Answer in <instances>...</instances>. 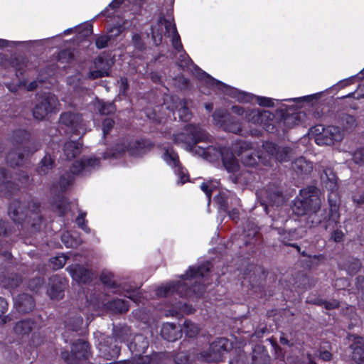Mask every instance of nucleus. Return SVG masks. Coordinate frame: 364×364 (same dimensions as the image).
Segmentation results:
<instances>
[{"mask_svg": "<svg viewBox=\"0 0 364 364\" xmlns=\"http://www.w3.org/2000/svg\"><path fill=\"white\" fill-rule=\"evenodd\" d=\"M209 268L206 265L198 268L190 267L187 273L182 276L184 284H168L157 289L156 294L159 296H167L176 291L181 296H191L195 294L200 296L204 291V282L208 283L206 277Z\"/></svg>", "mask_w": 364, "mask_h": 364, "instance_id": "f257e3e1", "label": "nucleus"}, {"mask_svg": "<svg viewBox=\"0 0 364 364\" xmlns=\"http://www.w3.org/2000/svg\"><path fill=\"white\" fill-rule=\"evenodd\" d=\"M321 199L319 198V190L313 186H308L300 191L299 196L294 200L292 206L293 212L297 215H303L311 213L308 216L307 223L311 226H316L321 222L327 225L328 215L320 213Z\"/></svg>", "mask_w": 364, "mask_h": 364, "instance_id": "f03ea898", "label": "nucleus"}, {"mask_svg": "<svg viewBox=\"0 0 364 364\" xmlns=\"http://www.w3.org/2000/svg\"><path fill=\"white\" fill-rule=\"evenodd\" d=\"M318 170L321 171L320 178L322 184L331 192L328 196L330 209L326 229L334 228L340 220L339 204L335 193L338 188V178L332 168L324 161L319 163Z\"/></svg>", "mask_w": 364, "mask_h": 364, "instance_id": "7ed1b4c3", "label": "nucleus"}, {"mask_svg": "<svg viewBox=\"0 0 364 364\" xmlns=\"http://www.w3.org/2000/svg\"><path fill=\"white\" fill-rule=\"evenodd\" d=\"M149 346L146 338L141 334L136 335L128 345L129 350L135 354L132 360H127L125 364H161L160 355L154 353L151 357L142 356Z\"/></svg>", "mask_w": 364, "mask_h": 364, "instance_id": "20e7f679", "label": "nucleus"}, {"mask_svg": "<svg viewBox=\"0 0 364 364\" xmlns=\"http://www.w3.org/2000/svg\"><path fill=\"white\" fill-rule=\"evenodd\" d=\"M206 138V134L200 127L189 124L183 132L173 136V141L186 150L191 151L198 142L205 141Z\"/></svg>", "mask_w": 364, "mask_h": 364, "instance_id": "39448f33", "label": "nucleus"}, {"mask_svg": "<svg viewBox=\"0 0 364 364\" xmlns=\"http://www.w3.org/2000/svg\"><path fill=\"white\" fill-rule=\"evenodd\" d=\"M60 109V103L58 98L51 93H45L41 95L33 109V115L38 120L44 119L49 114Z\"/></svg>", "mask_w": 364, "mask_h": 364, "instance_id": "423d86ee", "label": "nucleus"}, {"mask_svg": "<svg viewBox=\"0 0 364 364\" xmlns=\"http://www.w3.org/2000/svg\"><path fill=\"white\" fill-rule=\"evenodd\" d=\"M316 134L315 142L318 145H332L336 142H340L344 136L343 131L338 127L316 125L312 131Z\"/></svg>", "mask_w": 364, "mask_h": 364, "instance_id": "0eeeda50", "label": "nucleus"}, {"mask_svg": "<svg viewBox=\"0 0 364 364\" xmlns=\"http://www.w3.org/2000/svg\"><path fill=\"white\" fill-rule=\"evenodd\" d=\"M251 144L247 141H242L233 147V151L241 156L242 163L246 166H255L259 160H262L261 156L254 154L252 150Z\"/></svg>", "mask_w": 364, "mask_h": 364, "instance_id": "6e6552de", "label": "nucleus"}, {"mask_svg": "<svg viewBox=\"0 0 364 364\" xmlns=\"http://www.w3.org/2000/svg\"><path fill=\"white\" fill-rule=\"evenodd\" d=\"M89 354V345L85 341L79 340L72 346L71 354L68 352H63V359L68 363L73 364L77 360L86 358Z\"/></svg>", "mask_w": 364, "mask_h": 364, "instance_id": "1a4fd4ad", "label": "nucleus"}, {"mask_svg": "<svg viewBox=\"0 0 364 364\" xmlns=\"http://www.w3.org/2000/svg\"><path fill=\"white\" fill-rule=\"evenodd\" d=\"M164 160L167 164L174 168V172L178 176V183L183 184L188 180L186 170L181 167L179 158L173 149H166L163 155Z\"/></svg>", "mask_w": 364, "mask_h": 364, "instance_id": "9d476101", "label": "nucleus"}, {"mask_svg": "<svg viewBox=\"0 0 364 364\" xmlns=\"http://www.w3.org/2000/svg\"><path fill=\"white\" fill-rule=\"evenodd\" d=\"M213 119L218 124L224 127L230 132L237 134L241 131L239 122L235 121L223 110H216L213 114Z\"/></svg>", "mask_w": 364, "mask_h": 364, "instance_id": "9b49d317", "label": "nucleus"}, {"mask_svg": "<svg viewBox=\"0 0 364 364\" xmlns=\"http://www.w3.org/2000/svg\"><path fill=\"white\" fill-rule=\"evenodd\" d=\"M176 32L177 31L176 25L165 19L164 18H161L157 23V26L153 27L151 29L152 38L156 45L161 43L164 33L173 34Z\"/></svg>", "mask_w": 364, "mask_h": 364, "instance_id": "f8f14e48", "label": "nucleus"}, {"mask_svg": "<svg viewBox=\"0 0 364 364\" xmlns=\"http://www.w3.org/2000/svg\"><path fill=\"white\" fill-rule=\"evenodd\" d=\"M264 150L279 162L288 161L289 158L290 149L275 145L272 142L266 141L263 143Z\"/></svg>", "mask_w": 364, "mask_h": 364, "instance_id": "ddd939ff", "label": "nucleus"}, {"mask_svg": "<svg viewBox=\"0 0 364 364\" xmlns=\"http://www.w3.org/2000/svg\"><path fill=\"white\" fill-rule=\"evenodd\" d=\"M143 146L138 141H129L128 139L122 140L116 145L115 152L113 155L117 156L118 154L127 152L130 155H139L141 153Z\"/></svg>", "mask_w": 364, "mask_h": 364, "instance_id": "4468645a", "label": "nucleus"}, {"mask_svg": "<svg viewBox=\"0 0 364 364\" xmlns=\"http://www.w3.org/2000/svg\"><path fill=\"white\" fill-rule=\"evenodd\" d=\"M230 347V343L228 339L218 338L210 345V350L213 355H210L207 360L208 362L218 361L220 358L223 351H228Z\"/></svg>", "mask_w": 364, "mask_h": 364, "instance_id": "2eb2a0df", "label": "nucleus"}, {"mask_svg": "<svg viewBox=\"0 0 364 364\" xmlns=\"http://www.w3.org/2000/svg\"><path fill=\"white\" fill-rule=\"evenodd\" d=\"M14 307L20 313L26 314L35 307V301L31 296L27 294H19L14 301Z\"/></svg>", "mask_w": 364, "mask_h": 364, "instance_id": "dca6fc26", "label": "nucleus"}, {"mask_svg": "<svg viewBox=\"0 0 364 364\" xmlns=\"http://www.w3.org/2000/svg\"><path fill=\"white\" fill-rule=\"evenodd\" d=\"M65 287V282L58 276H54L50 279V288L48 294L52 299H60L63 297V291Z\"/></svg>", "mask_w": 364, "mask_h": 364, "instance_id": "f3484780", "label": "nucleus"}, {"mask_svg": "<svg viewBox=\"0 0 364 364\" xmlns=\"http://www.w3.org/2000/svg\"><path fill=\"white\" fill-rule=\"evenodd\" d=\"M67 270L73 279L78 282L86 283L92 278V273L78 264L69 266Z\"/></svg>", "mask_w": 364, "mask_h": 364, "instance_id": "a211bd4d", "label": "nucleus"}, {"mask_svg": "<svg viewBox=\"0 0 364 364\" xmlns=\"http://www.w3.org/2000/svg\"><path fill=\"white\" fill-rule=\"evenodd\" d=\"M60 122L62 124L67 127H70L75 130L81 127L82 124V119L81 115L77 113L72 112H66L61 114Z\"/></svg>", "mask_w": 364, "mask_h": 364, "instance_id": "6ab92c4d", "label": "nucleus"}, {"mask_svg": "<svg viewBox=\"0 0 364 364\" xmlns=\"http://www.w3.org/2000/svg\"><path fill=\"white\" fill-rule=\"evenodd\" d=\"M313 168L312 163L304 157L295 159L292 164V169L296 175L300 176L309 175Z\"/></svg>", "mask_w": 364, "mask_h": 364, "instance_id": "aec40b11", "label": "nucleus"}, {"mask_svg": "<svg viewBox=\"0 0 364 364\" xmlns=\"http://www.w3.org/2000/svg\"><path fill=\"white\" fill-rule=\"evenodd\" d=\"M99 166V159L89 157L83 159L80 161H75L71 168V171L73 173L77 174L83 170H90L92 168H95Z\"/></svg>", "mask_w": 364, "mask_h": 364, "instance_id": "412c9836", "label": "nucleus"}, {"mask_svg": "<svg viewBox=\"0 0 364 364\" xmlns=\"http://www.w3.org/2000/svg\"><path fill=\"white\" fill-rule=\"evenodd\" d=\"M271 114L265 110L247 109L246 112V120L255 124H263L264 121L269 119Z\"/></svg>", "mask_w": 364, "mask_h": 364, "instance_id": "4be33fe9", "label": "nucleus"}, {"mask_svg": "<svg viewBox=\"0 0 364 364\" xmlns=\"http://www.w3.org/2000/svg\"><path fill=\"white\" fill-rule=\"evenodd\" d=\"M223 164L229 173H236L239 171L240 165L232 153L222 151Z\"/></svg>", "mask_w": 364, "mask_h": 364, "instance_id": "5701e85b", "label": "nucleus"}, {"mask_svg": "<svg viewBox=\"0 0 364 364\" xmlns=\"http://www.w3.org/2000/svg\"><path fill=\"white\" fill-rule=\"evenodd\" d=\"M34 323L30 319L20 321L16 323L13 328L14 333L20 338L29 335L33 328Z\"/></svg>", "mask_w": 364, "mask_h": 364, "instance_id": "b1692460", "label": "nucleus"}, {"mask_svg": "<svg viewBox=\"0 0 364 364\" xmlns=\"http://www.w3.org/2000/svg\"><path fill=\"white\" fill-rule=\"evenodd\" d=\"M162 337L168 341H175L181 336L178 328L173 323L164 324L161 331Z\"/></svg>", "mask_w": 364, "mask_h": 364, "instance_id": "393cba45", "label": "nucleus"}, {"mask_svg": "<svg viewBox=\"0 0 364 364\" xmlns=\"http://www.w3.org/2000/svg\"><path fill=\"white\" fill-rule=\"evenodd\" d=\"M353 350V358L358 364H364V340L358 338L351 345Z\"/></svg>", "mask_w": 364, "mask_h": 364, "instance_id": "a878e982", "label": "nucleus"}, {"mask_svg": "<svg viewBox=\"0 0 364 364\" xmlns=\"http://www.w3.org/2000/svg\"><path fill=\"white\" fill-rule=\"evenodd\" d=\"M173 101L175 104V110L174 114L176 112L178 113L179 118L183 121H188L191 119V114L187 107L186 102L181 100L179 98L173 99ZM173 110V108H172Z\"/></svg>", "mask_w": 364, "mask_h": 364, "instance_id": "bb28decb", "label": "nucleus"}, {"mask_svg": "<svg viewBox=\"0 0 364 364\" xmlns=\"http://www.w3.org/2000/svg\"><path fill=\"white\" fill-rule=\"evenodd\" d=\"M95 65L97 70L90 71V77L91 78L95 79L108 75L109 66L102 58H97L95 61Z\"/></svg>", "mask_w": 364, "mask_h": 364, "instance_id": "cd10ccee", "label": "nucleus"}, {"mask_svg": "<svg viewBox=\"0 0 364 364\" xmlns=\"http://www.w3.org/2000/svg\"><path fill=\"white\" fill-rule=\"evenodd\" d=\"M262 194L266 198L264 200L265 210H267V205L279 206L284 202V198L279 191H265Z\"/></svg>", "mask_w": 364, "mask_h": 364, "instance_id": "c85d7f7f", "label": "nucleus"}, {"mask_svg": "<svg viewBox=\"0 0 364 364\" xmlns=\"http://www.w3.org/2000/svg\"><path fill=\"white\" fill-rule=\"evenodd\" d=\"M105 308L108 311L114 314H122L127 312L129 309L128 304L122 299H114L105 304Z\"/></svg>", "mask_w": 364, "mask_h": 364, "instance_id": "c756f323", "label": "nucleus"}, {"mask_svg": "<svg viewBox=\"0 0 364 364\" xmlns=\"http://www.w3.org/2000/svg\"><path fill=\"white\" fill-rule=\"evenodd\" d=\"M81 145L77 141H68L63 146L64 154L68 159H72L80 153Z\"/></svg>", "mask_w": 364, "mask_h": 364, "instance_id": "7c9ffc66", "label": "nucleus"}, {"mask_svg": "<svg viewBox=\"0 0 364 364\" xmlns=\"http://www.w3.org/2000/svg\"><path fill=\"white\" fill-rule=\"evenodd\" d=\"M9 214L15 223H21L25 218V213L22 211L18 202L13 203L9 208Z\"/></svg>", "mask_w": 364, "mask_h": 364, "instance_id": "2f4dec72", "label": "nucleus"}, {"mask_svg": "<svg viewBox=\"0 0 364 364\" xmlns=\"http://www.w3.org/2000/svg\"><path fill=\"white\" fill-rule=\"evenodd\" d=\"M23 161V155L19 149H15L8 153L6 163L11 166H21Z\"/></svg>", "mask_w": 364, "mask_h": 364, "instance_id": "473e14b6", "label": "nucleus"}, {"mask_svg": "<svg viewBox=\"0 0 364 364\" xmlns=\"http://www.w3.org/2000/svg\"><path fill=\"white\" fill-rule=\"evenodd\" d=\"M53 161L50 156L46 155L41 160L39 166L37 168V171L40 175L47 174L53 168Z\"/></svg>", "mask_w": 364, "mask_h": 364, "instance_id": "72a5a7b5", "label": "nucleus"}, {"mask_svg": "<svg viewBox=\"0 0 364 364\" xmlns=\"http://www.w3.org/2000/svg\"><path fill=\"white\" fill-rule=\"evenodd\" d=\"M340 123L343 127V129L346 131L353 129L357 125L355 117L348 114H343L341 115Z\"/></svg>", "mask_w": 364, "mask_h": 364, "instance_id": "f704fd0d", "label": "nucleus"}, {"mask_svg": "<svg viewBox=\"0 0 364 364\" xmlns=\"http://www.w3.org/2000/svg\"><path fill=\"white\" fill-rule=\"evenodd\" d=\"M183 333L188 337H195L200 331V328L197 324L190 321H186L183 325L182 329Z\"/></svg>", "mask_w": 364, "mask_h": 364, "instance_id": "c9c22d12", "label": "nucleus"}, {"mask_svg": "<svg viewBox=\"0 0 364 364\" xmlns=\"http://www.w3.org/2000/svg\"><path fill=\"white\" fill-rule=\"evenodd\" d=\"M8 175L4 168H0V188L1 191H4L9 187L12 188L14 190H16L17 187L8 180Z\"/></svg>", "mask_w": 364, "mask_h": 364, "instance_id": "e433bc0d", "label": "nucleus"}, {"mask_svg": "<svg viewBox=\"0 0 364 364\" xmlns=\"http://www.w3.org/2000/svg\"><path fill=\"white\" fill-rule=\"evenodd\" d=\"M7 309V301L4 298L0 297V323L1 324H5L10 321L9 316L4 315Z\"/></svg>", "mask_w": 364, "mask_h": 364, "instance_id": "4c0bfd02", "label": "nucleus"}, {"mask_svg": "<svg viewBox=\"0 0 364 364\" xmlns=\"http://www.w3.org/2000/svg\"><path fill=\"white\" fill-rule=\"evenodd\" d=\"M279 233L281 235L280 240L284 244L292 247H296L295 245L289 243L290 241L294 240L296 238L295 236L294 231H284L282 233H281L280 232H279Z\"/></svg>", "mask_w": 364, "mask_h": 364, "instance_id": "58836bf2", "label": "nucleus"}, {"mask_svg": "<svg viewBox=\"0 0 364 364\" xmlns=\"http://www.w3.org/2000/svg\"><path fill=\"white\" fill-rule=\"evenodd\" d=\"M67 257L64 255H58L50 259L53 268L58 269L62 268L66 263Z\"/></svg>", "mask_w": 364, "mask_h": 364, "instance_id": "ea45409f", "label": "nucleus"}, {"mask_svg": "<svg viewBox=\"0 0 364 364\" xmlns=\"http://www.w3.org/2000/svg\"><path fill=\"white\" fill-rule=\"evenodd\" d=\"M99 112L102 114H109L114 113L116 110L115 106L113 103H100L99 105Z\"/></svg>", "mask_w": 364, "mask_h": 364, "instance_id": "a19ab883", "label": "nucleus"}, {"mask_svg": "<svg viewBox=\"0 0 364 364\" xmlns=\"http://www.w3.org/2000/svg\"><path fill=\"white\" fill-rule=\"evenodd\" d=\"M73 58V54L70 50H61L57 55V59L61 63H68Z\"/></svg>", "mask_w": 364, "mask_h": 364, "instance_id": "79ce46f5", "label": "nucleus"}, {"mask_svg": "<svg viewBox=\"0 0 364 364\" xmlns=\"http://www.w3.org/2000/svg\"><path fill=\"white\" fill-rule=\"evenodd\" d=\"M4 286L8 288L14 289L17 287L21 282V279L18 275H11L8 280L4 282Z\"/></svg>", "mask_w": 364, "mask_h": 364, "instance_id": "37998d69", "label": "nucleus"}, {"mask_svg": "<svg viewBox=\"0 0 364 364\" xmlns=\"http://www.w3.org/2000/svg\"><path fill=\"white\" fill-rule=\"evenodd\" d=\"M43 283L44 280L43 278L36 277L28 282V287L32 291H38Z\"/></svg>", "mask_w": 364, "mask_h": 364, "instance_id": "c03bdc74", "label": "nucleus"}, {"mask_svg": "<svg viewBox=\"0 0 364 364\" xmlns=\"http://www.w3.org/2000/svg\"><path fill=\"white\" fill-rule=\"evenodd\" d=\"M83 320L80 316H76L73 318V321H69L68 327L73 331H77L82 324Z\"/></svg>", "mask_w": 364, "mask_h": 364, "instance_id": "a18cd8bd", "label": "nucleus"}, {"mask_svg": "<svg viewBox=\"0 0 364 364\" xmlns=\"http://www.w3.org/2000/svg\"><path fill=\"white\" fill-rule=\"evenodd\" d=\"M132 43L134 48L138 50H143L145 48V45L143 43L141 38L139 34L133 35Z\"/></svg>", "mask_w": 364, "mask_h": 364, "instance_id": "49530a36", "label": "nucleus"}, {"mask_svg": "<svg viewBox=\"0 0 364 364\" xmlns=\"http://www.w3.org/2000/svg\"><path fill=\"white\" fill-rule=\"evenodd\" d=\"M360 268V262L358 259H353L348 266L347 270L350 274H355Z\"/></svg>", "mask_w": 364, "mask_h": 364, "instance_id": "de8ad7c7", "label": "nucleus"}, {"mask_svg": "<svg viewBox=\"0 0 364 364\" xmlns=\"http://www.w3.org/2000/svg\"><path fill=\"white\" fill-rule=\"evenodd\" d=\"M353 159L356 164L364 163V147L358 149L354 152Z\"/></svg>", "mask_w": 364, "mask_h": 364, "instance_id": "09e8293b", "label": "nucleus"}, {"mask_svg": "<svg viewBox=\"0 0 364 364\" xmlns=\"http://www.w3.org/2000/svg\"><path fill=\"white\" fill-rule=\"evenodd\" d=\"M192 63L191 59L186 53L181 54L179 58V65L184 68H188L190 64Z\"/></svg>", "mask_w": 364, "mask_h": 364, "instance_id": "8fccbe9b", "label": "nucleus"}, {"mask_svg": "<svg viewBox=\"0 0 364 364\" xmlns=\"http://www.w3.org/2000/svg\"><path fill=\"white\" fill-rule=\"evenodd\" d=\"M114 121L109 118H107L104 120L102 124V131L104 135H106L109 132L110 129L112 128L114 125Z\"/></svg>", "mask_w": 364, "mask_h": 364, "instance_id": "3c124183", "label": "nucleus"}, {"mask_svg": "<svg viewBox=\"0 0 364 364\" xmlns=\"http://www.w3.org/2000/svg\"><path fill=\"white\" fill-rule=\"evenodd\" d=\"M109 37L107 36H100L97 38L95 44L98 48H104L107 46Z\"/></svg>", "mask_w": 364, "mask_h": 364, "instance_id": "603ef678", "label": "nucleus"}, {"mask_svg": "<svg viewBox=\"0 0 364 364\" xmlns=\"http://www.w3.org/2000/svg\"><path fill=\"white\" fill-rule=\"evenodd\" d=\"M172 44L178 51H182V44L178 33L176 32L172 34Z\"/></svg>", "mask_w": 364, "mask_h": 364, "instance_id": "864d4df0", "label": "nucleus"}, {"mask_svg": "<svg viewBox=\"0 0 364 364\" xmlns=\"http://www.w3.org/2000/svg\"><path fill=\"white\" fill-rule=\"evenodd\" d=\"M126 294H124L125 296L129 298L130 299L133 300L134 302L137 303L139 301V291L136 290H129L126 289Z\"/></svg>", "mask_w": 364, "mask_h": 364, "instance_id": "5fc2aeb1", "label": "nucleus"}, {"mask_svg": "<svg viewBox=\"0 0 364 364\" xmlns=\"http://www.w3.org/2000/svg\"><path fill=\"white\" fill-rule=\"evenodd\" d=\"M344 237V234L341 230H336L332 234L331 238L333 240V241L336 242H339L343 241Z\"/></svg>", "mask_w": 364, "mask_h": 364, "instance_id": "6e6d98bb", "label": "nucleus"}, {"mask_svg": "<svg viewBox=\"0 0 364 364\" xmlns=\"http://www.w3.org/2000/svg\"><path fill=\"white\" fill-rule=\"evenodd\" d=\"M200 188L205 193V195L207 196V198L208 199V201L210 202V197L212 195V191H213L212 186H210L208 183H203L201 184Z\"/></svg>", "mask_w": 364, "mask_h": 364, "instance_id": "4d7b16f0", "label": "nucleus"}, {"mask_svg": "<svg viewBox=\"0 0 364 364\" xmlns=\"http://www.w3.org/2000/svg\"><path fill=\"white\" fill-rule=\"evenodd\" d=\"M85 214L83 213V214H80L77 218H76V222L77 223V225L82 228L86 232H89V229L87 228V227L86 225H85Z\"/></svg>", "mask_w": 364, "mask_h": 364, "instance_id": "13d9d810", "label": "nucleus"}, {"mask_svg": "<svg viewBox=\"0 0 364 364\" xmlns=\"http://www.w3.org/2000/svg\"><path fill=\"white\" fill-rule=\"evenodd\" d=\"M73 181V178L70 176H68L67 178L65 176H63L60 179V186L63 188H65L67 186H68Z\"/></svg>", "mask_w": 364, "mask_h": 364, "instance_id": "bf43d9fd", "label": "nucleus"}, {"mask_svg": "<svg viewBox=\"0 0 364 364\" xmlns=\"http://www.w3.org/2000/svg\"><path fill=\"white\" fill-rule=\"evenodd\" d=\"M258 102L262 106L271 107L273 106L272 100L266 97H260L258 99Z\"/></svg>", "mask_w": 364, "mask_h": 364, "instance_id": "052dcab7", "label": "nucleus"}, {"mask_svg": "<svg viewBox=\"0 0 364 364\" xmlns=\"http://www.w3.org/2000/svg\"><path fill=\"white\" fill-rule=\"evenodd\" d=\"M129 87V85L127 82V80L126 78H121L120 79V93L125 94L127 90Z\"/></svg>", "mask_w": 364, "mask_h": 364, "instance_id": "680f3d73", "label": "nucleus"}, {"mask_svg": "<svg viewBox=\"0 0 364 364\" xmlns=\"http://www.w3.org/2000/svg\"><path fill=\"white\" fill-rule=\"evenodd\" d=\"M232 111L233 113H235L237 115L245 114V117H246V112L247 110H245L244 108H242L240 106H232Z\"/></svg>", "mask_w": 364, "mask_h": 364, "instance_id": "e2e57ef3", "label": "nucleus"}, {"mask_svg": "<svg viewBox=\"0 0 364 364\" xmlns=\"http://www.w3.org/2000/svg\"><path fill=\"white\" fill-rule=\"evenodd\" d=\"M300 114H292L291 115L287 116L284 119V122L286 124H290L291 122H295L299 117Z\"/></svg>", "mask_w": 364, "mask_h": 364, "instance_id": "0e129e2a", "label": "nucleus"}, {"mask_svg": "<svg viewBox=\"0 0 364 364\" xmlns=\"http://www.w3.org/2000/svg\"><path fill=\"white\" fill-rule=\"evenodd\" d=\"M353 202L358 205H361L364 204V196L363 194H357L353 197Z\"/></svg>", "mask_w": 364, "mask_h": 364, "instance_id": "69168bd1", "label": "nucleus"}, {"mask_svg": "<svg viewBox=\"0 0 364 364\" xmlns=\"http://www.w3.org/2000/svg\"><path fill=\"white\" fill-rule=\"evenodd\" d=\"M324 304L326 309H333L339 306V302L336 300H333L332 301H326L324 303Z\"/></svg>", "mask_w": 364, "mask_h": 364, "instance_id": "338daca9", "label": "nucleus"}, {"mask_svg": "<svg viewBox=\"0 0 364 364\" xmlns=\"http://www.w3.org/2000/svg\"><path fill=\"white\" fill-rule=\"evenodd\" d=\"M318 358L322 359L324 361H328L331 359V354L328 351L321 352L319 353Z\"/></svg>", "mask_w": 364, "mask_h": 364, "instance_id": "774afa93", "label": "nucleus"}]
</instances>
